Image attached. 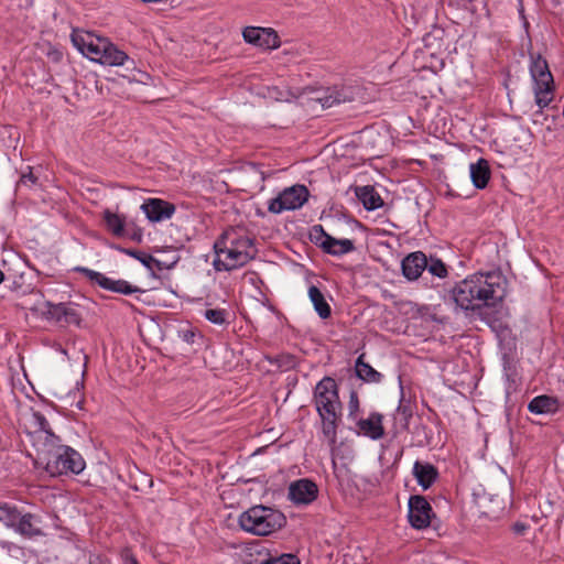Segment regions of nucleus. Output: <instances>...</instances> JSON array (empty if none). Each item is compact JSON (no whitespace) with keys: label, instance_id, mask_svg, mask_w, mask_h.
I'll use <instances>...</instances> for the list:
<instances>
[{"label":"nucleus","instance_id":"obj_14","mask_svg":"<svg viewBox=\"0 0 564 564\" xmlns=\"http://www.w3.org/2000/svg\"><path fill=\"white\" fill-rule=\"evenodd\" d=\"M243 40L263 50H273L280 46L278 33L272 29L247 26L242 31Z\"/></svg>","mask_w":564,"mask_h":564},{"label":"nucleus","instance_id":"obj_2","mask_svg":"<svg viewBox=\"0 0 564 564\" xmlns=\"http://www.w3.org/2000/svg\"><path fill=\"white\" fill-rule=\"evenodd\" d=\"M313 399L322 420L323 435L327 438L330 449L334 451L343 409L335 379L326 376L318 381L314 389Z\"/></svg>","mask_w":564,"mask_h":564},{"label":"nucleus","instance_id":"obj_28","mask_svg":"<svg viewBox=\"0 0 564 564\" xmlns=\"http://www.w3.org/2000/svg\"><path fill=\"white\" fill-rule=\"evenodd\" d=\"M40 519L37 516L33 513H24V520L22 521V529L20 535L25 539H34L36 536L44 535L43 531L40 528Z\"/></svg>","mask_w":564,"mask_h":564},{"label":"nucleus","instance_id":"obj_17","mask_svg":"<svg viewBox=\"0 0 564 564\" xmlns=\"http://www.w3.org/2000/svg\"><path fill=\"white\" fill-rule=\"evenodd\" d=\"M427 265V258L422 251L408 254L401 262L402 274L409 281L417 280Z\"/></svg>","mask_w":564,"mask_h":564},{"label":"nucleus","instance_id":"obj_9","mask_svg":"<svg viewBox=\"0 0 564 564\" xmlns=\"http://www.w3.org/2000/svg\"><path fill=\"white\" fill-rule=\"evenodd\" d=\"M214 249L216 257L213 265L216 271H231L250 261L241 251L228 247L226 239H218L214 245Z\"/></svg>","mask_w":564,"mask_h":564},{"label":"nucleus","instance_id":"obj_23","mask_svg":"<svg viewBox=\"0 0 564 564\" xmlns=\"http://www.w3.org/2000/svg\"><path fill=\"white\" fill-rule=\"evenodd\" d=\"M557 409V399L546 394L533 398L528 404V410L534 414H552L555 413Z\"/></svg>","mask_w":564,"mask_h":564},{"label":"nucleus","instance_id":"obj_34","mask_svg":"<svg viewBox=\"0 0 564 564\" xmlns=\"http://www.w3.org/2000/svg\"><path fill=\"white\" fill-rule=\"evenodd\" d=\"M260 564H300V560L296 555L291 553L281 554L279 556H269Z\"/></svg>","mask_w":564,"mask_h":564},{"label":"nucleus","instance_id":"obj_4","mask_svg":"<svg viewBox=\"0 0 564 564\" xmlns=\"http://www.w3.org/2000/svg\"><path fill=\"white\" fill-rule=\"evenodd\" d=\"M240 528L254 535H269L286 524L285 516L271 507L258 505L239 516Z\"/></svg>","mask_w":564,"mask_h":564},{"label":"nucleus","instance_id":"obj_21","mask_svg":"<svg viewBox=\"0 0 564 564\" xmlns=\"http://www.w3.org/2000/svg\"><path fill=\"white\" fill-rule=\"evenodd\" d=\"M319 247L323 249L324 252L336 257H340L355 250V245L352 240L336 239L334 237H326V240H323L319 243Z\"/></svg>","mask_w":564,"mask_h":564},{"label":"nucleus","instance_id":"obj_35","mask_svg":"<svg viewBox=\"0 0 564 564\" xmlns=\"http://www.w3.org/2000/svg\"><path fill=\"white\" fill-rule=\"evenodd\" d=\"M33 431H51L50 423L45 415L39 411H34L30 421Z\"/></svg>","mask_w":564,"mask_h":564},{"label":"nucleus","instance_id":"obj_43","mask_svg":"<svg viewBox=\"0 0 564 564\" xmlns=\"http://www.w3.org/2000/svg\"><path fill=\"white\" fill-rule=\"evenodd\" d=\"M513 530H514L516 533L522 534L527 530V525L523 524V523L517 522L513 525Z\"/></svg>","mask_w":564,"mask_h":564},{"label":"nucleus","instance_id":"obj_25","mask_svg":"<svg viewBox=\"0 0 564 564\" xmlns=\"http://www.w3.org/2000/svg\"><path fill=\"white\" fill-rule=\"evenodd\" d=\"M220 239H226L228 247H232L234 250L241 251L247 256V259H253L256 249L252 239L249 237H235L234 235L226 232L220 237Z\"/></svg>","mask_w":564,"mask_h":564},{"label":"nucleus","instance_id":"obj_46","mask_svg":"<svg viewBox=\"0 0 564 564\" xmlns=\"http://www.w3.org/2000/svg\"><path fill=\"white\" fill-rule=\"evenodd\" d=\"M54 55H55V59L57 61V59H58V57H59V53H58V52H55V53H54Z\"/></svg>","mask_w":564,"mask_h":564},{"label":"nucleus","instance_id":"obj_41","mask_svg":"<svg viewBox=\"0 0 564 564\" xmlns=\"http://www.w3.org/2000/svg\"><path fill=\"white\" fill-rule=\"evenodd\" d=\"M23 520H24V513L19 512L15 517V520L13 521V524H10L9 528L20 534Z\"/></svg>","mask_w":564,"mask_h":564},{"label":"nucleus","instance_id":"obj_39","mask_svg":"<svg viewBox=\"0 0 564 564\" xmlns=\"http://www.w3.org/2000/svg\"><path fill=\"white\" fill-rule=\"evenodd\" d=\"M122 564H139L130 547H124L120 552Z\"/></svg>","mask_w":564,"mask_h":564},{"label":"nucleus","instance_id":"obj_8","mask_svg":"<svg viewBox=\"0 0 564 564\" xmlns=\"http://www.w3.org/2000/svg\"><path fill=\"white\" fill-rule=\"evenodd\" d=\"M358 95L359 88L357 86L335 85L315 90L312 99L319 102L323 108H330L344 102H351Z\"/></svg>","mask_w":564,"mask_h":564},{"label":"nucleus","instance_id":"obj_3","mask_svg":"<svg viewBox=\"0 0 564 564\" xmlns=\"http://www.w3.org/2000/svg\"><path fill=\"white\" fill-rule=\"evenodd\" d=\"M74 46L91 61L109 66H121L128 59V55L105 37L93 33H72Z\"/></svg>","mask_w":564,"mask_h":564},{"label":"nucleus","instance_id":"obj_37","mask_svg":"<svg viewBox=\"0 0 564 564\" xmlns=\"http://www.w3.org/2000/svg\"><path fill=\"white\" fill-rule=\"evenodd\" d=\"M311 240L314 241L316 245L319 246V243L323 240H326V237H332L328 235L322 225H315L312 227L311 234H310Z\"/></svg>","mask_w":564,"mask_h":564},{"label":"nucleus","instance_id":"obj_40","mask_svg":"<svg viewBox=\"0 0 564 564\" xmlns=\"http://www.w3.org/2000/svg\"><path fill=\"white\" fill-rule=\"evenodd\" d=\"M348 408H349L350 415L355 414L359 409V400H358V395L355 391H352L350 393Z\"/></svg>","mask_w":564,"mask_h":564},{"label":"nucleus","instance_id":"obj_20","mask_svg":"<svg viewBox=\"0 0 564 564\" xmlns=\"http://www.w3.org/2000/svg\"><path fill=\"white\" fill-rule=\"evenodd\" d=\"M413 476L417 484L424 489H429L438 478L437 468L430 464L416 460L413 465Z\"/></svg>","mask_w":564,"mask_h":564},{"label":"nucleus","instance_id":"obj_29","mask_svg":"<svg viewBox=\"0 0 564 564\" xmlns=\"http://www.w3.org/2000/svg\"><path fill=\"white\" fill-rule=\"evenodd\" d=\"M104 220L109 231L117 237L124 235V218L109 209L104 212Z\"/></svg>","mask_w":564,"mask_h":564},{"label":"nucleus","instance_id":"obj_6","mask_svg":"<svg viewBox=\"0 0 564 564\" xmlns=\"http://www.w3.org/2000/svg\"><path fill=\"white\" fill-rule=\"evenodd\" d=\"M45 470L51 476L79 474L84 470L86 463L83 456L74 448L63 445L57 448L53 456H48L44 463Z\"/></svg>","mask_w":564,"mask_h":564},{"label":"nucleus","instance_id":"obj_15","mask_svg":"<svg viewBox=\"0 0 564 564\" xmlns=\"http://www.w3.org/2000/svg\"><path fill=\"white\" fill-rule=\"evenodd\" d=\"M43 314L46 316V318L53 319L61 324H73L78 326L82 322L80 313L78 312V308L73 304L47 303L46 310L43 312Z\"/></svg>","mask_w":564,"mask_h":564},{"label":"nucleus","instance_id":"obj_44","mask_svg":"<svg viewBox=\"0 0 564 564\" xmlns=\"http://www.w3.org/2000/svg\"><path fill=\"white\" fill-rule=\"evenodd\" d=\"M131 238L135 241H141L142 234L141 232H134Z\"/></svg>","mask_w":564,"mask_h":564},{"label":"nucleus","instance_id":"obj_11","mask_svg":"<svg viewBox=\"0 0 564 564\" xmlns=\"http://www.w3.org/2000/svg\"><path fill=\"white\" fill-rule=\"evenodd\" d=\"M408 519L412 528L416 530L426 529L434 516L433 509L425 497L413 495L408 502Z\"/></svg>","mask_w":564,"mask_h":564},{"label":"nucleus","instance_id":"obj_16","mask_svg":"<svg viewBox=\"0 0 564 564\" xmlns=\"http://www.w3.org/2000/svg\"><path fill=\"white\" fill-rule=\"evenodd\" d=\"M141 209L144 212L150 221L159 223L170 219L175 213V206L172 203L160 198L147 199Z\"/></svg>","mask_w":564,"mask_h":564},{"label":"nucleus","instance_id":"obj_33","mask_svg":"<svg viewBox=\"0 0 564 564\" xmlns=\"http://www.w3.org/2000/svg\"><path fill=\"white\" fill-rule=\"evenodd\" d=\"M204 317L215 325L228 323V312L225 308H208L204 312Z\"/></svg>","mask_w":564,"mask_h":564},{"label":"nucleus","instance_id":"obj_26","mask_svg":"<svg viewBox=\"0 0 564 564\" xmlns=\"http://www.w3.org/2000/svg\"><path fill=\"white\" fill-rule=\"evenodd\" d=\"M365 355H360L355 364V372L356 376L368 383H379L383 376L377 371L375 368H372L368 362L364 360Z\"/></svg>","mask_w":564,"mask_h":564},{"label":"nucleus","instance_id":"obj_10","mask_svg":"<svg viewBox=\"0 0 564 564\" xmlns=\"http://www.w3.org/2000/svg\"><path fill=\"white\" fill-rule=\"evenodd\" d=\"M75 271L83 273L91 282H94V283L98 284L100 288L111 291V292H116V293H120V294H124V295L144 292L140 288L131 285L126 280H121V279L113 280V279L106 276L105 274H102L100 272L90 270L88 268L77 267V268H75Z\"/></svg>","mask_w":564,"mask_h":564},{"label":"nucleus","instance_id":"obj_27","mask_svg":"<svg viewBox=\"0 0 564 564\" xmlns=\"http://www.w3.org/2000/svg\"><path fill=\"white\" fill-rule=\"evenodd\" d=\"M308 297L321 318L326 319L332 315L329 304L326 302L324 294L316 285H311L308 288Z\"/></svg>","mask_w":564,"mask_h":564},{"label":"nucleus","instance_id":"obj_24","mask_svg":"<svg viewBox=\"0 0 564 564\" xmlns=\"http://www.w3.org/2000/svg\"><path fill=\"white\" fill-rule=\"evenodd\" d=\"M355 193L357 198L362 203L367 210H375L383 205L382 198L375 189V187L370 185L358 186L356 187Z\"/></svg>","mask_w":564,"mask_h":564},{"label":"nucleus","instance_id":"obj_22","mask_svg":"<svg viewBox=\"0 0 564 564\" xmlns=\"http://www.w3.org/2000/svg\"><path fill=\"white\" fill-rule=\"evenodd\" d=\"M469 171L474 186L478 189L485 188L490 180V167L488 161L479 159L476 163L470 164Z\"/></svg>","mask_w":564,"mask_h":564},{"label":"nucleus","instance_id":"obj_38","mask_svg":"<svg viewBox=\"0 0 564 564\" xmlns=\"http://www.w3.org/2000/svg\"><path fill=\"white\" fill-rule=\"evenodd\" d=\"M397 415L402 416V419L408 423L409 419L412 416V409L409 403H404L403 397L400 400V404L397 409Z\"/></svg>","mask_w":564,"mask_h":564},{"label":"nucleus","instance_id":"obj_18","mask_svg":"<svg viewBox=\"0 0 564 564\" xmlns=\"http://www.w3.org/2000/svg\"><path fill=\"white\" fill-rule=\"evenodd\" d=\"M382 421V414L373 412L367 419L357 422L358 433L373 441L380 440L384 435Z\"/></svg>","mask_w":564,"mask_h":564},{"label":"nucleus","instance_id":"obj_30","mask_svg":"<svg viewBox=\"0 0 564 564\" xmlns=\"http://www.w3.org/2000/svg\"><path fill=\"white\" fill-rule=\"evenodd\" d=\"M123 252L127 253L128 256L132 257V258H135L145 268H148L150 270H153L154 268L158 269V270H162L163 269V267L161 265V262L158 259H155L154 257H152L151 254H149V253L137 251V250H133V249H123Z\"/></svg>","mask_w":564,"mask_h":564},{"label":"nucleus","instance_id":"obj_36","mask_svg":"<svg viewBox=\"0 0 564 564\" xmlns=\"http://www.w3.org/2000/svg\"><path fill=\"white\" fill-rule=\"evenodd\" d=\"M37 183V176L32 172V167L28 166V172L22 173L17 183V189H20L22 186L31 188L36 186Z\"/></svg>","mask_w":564,"mask_h":564},{"label":"nucleus","instance_id":"obj_12","mask_svg":"<svg viewBox=\"0 0 564 564\" xmlns=\"http://www.w3.org/2000/svg\"><path fill=\"white\" fill-rule=\"evenodd\" d=\"M33 446L36 449L39 459L44 464L48 456H53L55 451L63 445L61 444L59 436L55 435L53 431H32L29 433Z\"/></svg>","mask_w":564,"mask_h":564},{"label":"nucleus","instance_id":"obj_1","mask_svg":"<svg viewBox=\"0 0 564 564\" xmlns=\"http://www.w3.org/2000/svg\"><path fill=\"white\" fill-rule=\"evenodd\" d=\"M507 293V279L498 270L477 272L458 282L452 290V297L464 311H479L496 307Z\"/></svg>","mask_w":564,"mask_h":564},{"label":"nucleus","instance_id":"obj_5","mask_svg":"<svg viewBox=\"0 0 564 564\" xmlns=\"http://www.w3.org/2000/svg\"><path fill=\"white\" fill-rule=\"evenodd\" d=\"M530 74L533 79L535 104L540 109L547 107L553 98L555 84L549 64L541 55L531 56Z\"/></svg>","mask_w":564,"mask_h":564},{"label":"nucleus","instance_id":"obj_19","mask_svg":"<svg viewBox=\"0 0 564 564\" xmlns=\"http://www.w3.org/2000/svg\"><path fill=\"white\" fill-rule=\"evenodd\" d=\"M477 505L484 516L498 519L505 511V501L498 495L484 494L477 497Z\"/></svg>","mask_w":564,"mask_h":564},{"label":"nucleus","instance_id":"obj_7","mask_svg":"<svg viewBox=\"0 0 564 564\" xmlns=\"http://www.w3.org/2000/svg\"><path fill=\"white\" fill-rule=\"evenodd\" d=\"M308 196L310 192L306 186L293 185L270 199L268 210L272 214H281L284 210L299 209L307 202Z\"/></svg>","mask_w":564,"mask_h":564},{"label":"nucleus","instance_id":"obj_42","mask_svg":"<svg viewBox=\"0 0 564 564\" xmlns=\"http://www.w3.org/2000/svg\"><path fill=\"white\" fill-rule=\"evenodd\" d=\"M195 336L196 335L193 330L187 329V330L183 332L182 338L184 341H186L188 344H193Z\"/></svg>","mask_w":564,"mask_h":564},{"label":"nucleus","instance_id":"obj_13","mask_svg":"<svg viewBox=\"0 0 564 564\" xmlns=\"http://www.w3.org/2000/svg\"><path fill=\"white\" fill-rule=\"evenodd\" d=\"M317 485L308 478H301L289 485L288 498L294 505H310L317 498Z\"/></svg>","mask_w":564,"mask_h":564},{"label":"nucleus","instance_id":"obj_31","mask_svg":"<svg viewBox=\"0 0 564 564\" xmlns=\"http://www.w3.org/2000/svg\"><path fill=\"white\" fill-rule=\"evenodd\" d=\"M425 270H427L432 275L437 276L440 279H444L448 274L446 264L441 259L433 257L427 259V265Z\"/></svg>","mask_w":564,"mask_h":564},{"label":"nucleus","instance_id":"obj_45","mask_svg":"<svg viewBox=\"0 0 564 564\" xmlns=\"http://www.w3.org/2000/svg\"><path fill=\"white\" fill-rule=\"evenodd\" d=\"M3 279H4V274H3V272L0 270V283L3 281Z\"/></svg>","mask_w":564,"mask_h":564},{"label":"nucleus","instance_id":"obj_32","mask_svg":"<svg viewBox=\"0 0 564 564\" xmlns=\"http://www.w3.org/2000/svg\"><path fill=\"white\" fill-rule=\"evenodd\" d=\"M20 511L15 506H11L7 502H0V521L9 528L10 524H13L17 514Z\"/></svg>","mask_w":564,"mask_h":564}]
</instances>
